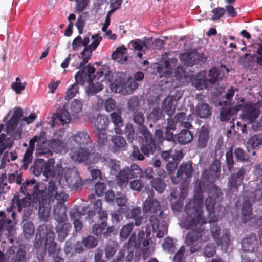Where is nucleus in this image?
<instances>
[{"label":"nucleus","mask_w":262,"mask_h":262,"mask_svg":"<svg viewBox=\"0 0 262 262\" xmlns=\"http://www.w3.org/2000/svg\"><path fill=\"white\" fill-rule=\"evenodd\" d=\"M209 78L206 76V73L201 71L196 76V82L199 87L207 89L212 84H216L224 77V73L220 69L212 67L209 71Z\"/></svg>","instance_id":"1a4fd4ad"},{"label":"nucleus","mask_w":262,"mask_h":262,"mask_svg":"<svg viewBox=\"0 0 262 262\" xmlns=\"http://www.w3.org/2000/svg\"><path fill=\"white\" fill-rule=\"evenodd\" d=\"M45 163L46 162L41 159L36 160L31 167L32 173L36 176H39L41 173L43 174Z\"/></svg>","instance_id":"a18cd8bd"},{"label":"nucleus","mask_w":262,"mask_h":262,"mask_svg":"<svg viewBox=\"0 0 262 262\" xmlns=\"http://www.w3.org/2000/svg\"><path fill=\"white\" fill-rule=\"evenodd\" d=\"M72 226L69 223H58L56 227V232L59 241L63 242L65 240Z\"/></svg>","instance_id":"72a5a7b5"},{"label":"nucleus","mask_w":262,"mask_h":262,"mask_svg":"<svg viewBox=\"0 0 262 262\" xmlns=\"http://www.w3.org/2000/svg\"><path fill=\"white\" fill-rule=\"evenodd\" d=\"M129 179L131 178L127 171L126 168L120 171L116 176V181L121 186L126 185L128 182Z\"/></svg>","instance_id":"c03bdc74"},{"label":"nucleus","mask_w":262,"mask_h":262,"mask_svg":"<svg viewBox=\"0 0 262 262\" xmlns=\"http://www.w3.org/2000/svg\"><path fill=\"white\" fill-rule=\"evenodd\" d=\"M207 183H204L203 181L199 182L198 185L195 187V192L192 200L186 205L185 212L187 215V217H198L202 216V206L203 204V191L202 185H205Z\"/></svg>","instance_id":"0eeeda50"},{"label":"nucleus","mask_w":262,"mask_h":262,"mask_svg":"<svg viewBox=\"0 0 262 262\" xmlns=\"http://www.w3.org/2000/svg\"><path fill=\"white\" fill-rule=\"evenodd\" d=\"M220 165L214 161L212 163L209 169H205L202 173V181L206 184L208 196L205 200L206 209L210 215H214V209L217 201L223 199V193L221 189L215 184L219 178Z\"/></svg>","instance_id":"f03ea898"},{"label":"nucleus","mask_w":262,"mask_h":262,"mask_svg":"<svg viewBox=\"0 0 262 262\" xmlns=\"http://www.w3.org/2000/svg\"><path fill=\"white\" fill-rule=\"evenodd\" d=\"M4 125L3 124H0V133L4 128ZM13 144V140L11 138H6L5 134L0 135V155H1L4 150L6 149L10 148Z\"/></svg>","instance_id":"c9c22d12"},{"label":"nucleus","mask_w":262,"mask_h":262,"mask_svg":"<svg viewBox=\"0 0 262 262\" xmlns=\"http://www.w3.org/2000/svg\"><path fill=\"white\" fill-rule=\"evenodd\" d=\"M36 204L34 203V199L25 195L19 192L13 196L11 201V206L7 209V213L4 211H0V232H5V234L9 235L14 228L13 220L16 214L13 209H16L18 212H24L23 220L26 221L31 216L34 209H38V214L40 218L47 221L50 214L51 206L49 204H42V202L36 201Z\"/></svg>","instance_id":"f257e3e1"},{"label":"nucleus","mask_w":262,"mask_h":262,"mask_svg":"<svg viewBox=\"0 0 262 262\" xmlns=\"http://www.w3.org/2000/svg\"><path fill=\"white\" fill-rule=\"evenodd\" d=\"M236 160L237 162H245L249 160V156L244 150L240 148H236L234 151Z\"/></svg>","instance_id":"338daca9"},{"label":"nucleus","mask_w":262,"mask_h":262,"mask_svg":"<svg viewBox=\"0 0 262 262\" xmlns=\"http://www.w3.org/2000/svg\"><path fill=\"white\" fill-rule=\"evenodd\" d=\"M262 136L260 134L254 135L250 137L248 143L250 145L253 149L255 148L258 145L262 144Z\"/></svg>","instance_id":"0e129e2a"},{"label":"nucleus","mask_w":262,"mask_h":262,"mask_svg":"<svg viewBox=\"0 0 262 262\" xmlns=\"http://www.w3.org/2000/svg\"><path fill=\"white\" fill-rule=\"evenodd\" d=\"M97 139V143L99 146H105L108 143L106 131L94 132Z\"/></svg>","instance_id":"680f3d73"},{"label":"nucleus","mask_w":262,"mask_h":262,"mask_svg":"<svg viewBox=\"0 0 262 262\" xmlns=\"http://www.w3.org/2000/svg\"><path fill=\"white\" fill-rule=\"evenodd\" d=\"M69 140L75 142L79 146H87L92 142L88 133L84 130L79 131L73 134L69 138Z\"/></svg>","instance_id":"4be33fe9"},{"label":"nucleus","mask_w":262,"mask_h":262,"mask_svg":"<svg viewBox=\"0 0 262 262\" xmlns=\"http://www.w3.org/2000/svg\"><path fill=\"white\" fill-rule=\"evenodd\" d=\"M216 253V246L214 243H208L204 249L203 254L205 256L211 257Z\"/></svg>","instance_id":"e2e57ef3"},{"label":"nucleus","mask_w":262,"mask_h":262,"mask_svg":"<svg viewBox=\"0 0 262 262\" xmlns=\"http://www.w3.org/2000/svg\"><path fill=\"white\" fill-rule=\"evenodd\" d=\"M126 169L131 179L142 177V170L137 164H132L130 168L127 167Z\"/></svg>","instance_id":"de8ad7c7"},{"label":"nucleus","mask_w":262,"mask_h":262,"mask_svg":"<svg viewBox=\"0 0 262 262\" xmlns=\"http://www.w3.org/2000/svg\"><path fill=\"white\" fill-rule=\"evenodd\" d=\"M193 133L188 129H182L175 135V139L180 145L187 144L193 140Z\"/></svg>","instance_id":"7c9ffc66"},{"label":"nucleus","mask_w":262,"mask_h":262,"mask_svg":"<svg viewBox=\"0 0 262 262\" xmlns=\"http://www.w3.org/2000/svg\"><path fill=\"white\" fill-rule=\"evenodd\" d=\"M196 57H197L196 51H192L181 54L179 58L185 65L193 66L196 65Z\"/></svg>","instance_id":"473e14b6"},{"label":"nucleus","mask_w":262,"mask_h":262,"mask_svg":"<svg viewBox=\"0 0 262 262\" xmlns=\"http://www.w3.org/2000/svg\"><path fill=\"white\" fill-rule=\"evenodd\" d=\"M94 73H89V77L88 78L85 79V82L86 81L88 83L87 93L88 95H94L101 91L103 88V84L99 82H97L96 83L93 82V79L91 78L92 74Z\"/></svg>","instance_id":"f704fd0d"},{"label":"nucleus","mask_w":262,"mask_h":262,"mask_svg":"<svg viewBox=\"0 0 262 262\" xmlns=\"http://www.w3.org/2000/svg\"><path fill=\"white\" fill-rule=\"evenodd\" d=\"M162 247L164 250L170 253H174L176 249L172 239L169 237L165 239Z\"/></svg>","instance_id":"4d7b16f0"},{"label":"nucleus","mask_w":262,"mask_h":262,"mask_svg":"<svg viewBox=\"0 0 262 262\" xmlns=\"http://www.w3.org/2000/svg\"><path fill=\"white\" fill-rule=\"evenodd\" d=\"M46 142V134L44 132H41L39 136H35L29 140V146L26 149L34 151L35 143H37L38 146L39 143L45 144Z\"/></svg>","instance_id":"58836bf2"},{"label":"nucleus","mask_w":262,"mask_h":262,"mask_svg":"<svg viewBox=\"0 0 262 262\" xmlns=\"http://www.w3.org/2000/svg\"><path fill=\"white\" fill-rule=\"evenodd\" d=\"M35 227L31 221H27L23 225V233L26 239H29L34 235Z\"/></svg>","instance_id":"49530a36"},{"label":"nucleus","mask_w":262,"mask_h":262,"mask_svg":"<svg viewBox=\"0 0 262 262\" xmlns=\"http://www.w3.org/2000/svg\"><path fill=\"white\" fill-rule=\"evenodd\" d=\"M95 71V68L90 64L78 71L75 76V82L67 90L65 97L66 99L70 100L73 98L77 93H78V84L84 85L85 82V79L89 77V73H94Z\"/></svg>","instance_id":"9d476101"},{"label":"nucleus","mask_w":262,"mask_h":262,"mask_svg":"<svg viewBox=\"0 0 262 262\" xmlns=\"http://www.w3.org/2000/svg\"><path fill=\"white\" fill-rule=\"evenodd\" d=\"M133 228L134 224L132 223H128L122 227L120 231V237L121 241H125L128 237Z\"/></svg>","instance_id":"09e8293b"},{"label":"nucleus","mask_w":262,"mask_h":262,"mask_svg":"<svg viewBox=\"0 0 262 262\" xmlns=\"http://www.w3.org/2000/svg\"><path fill=\"white\" fill-rule=\"evenodd\" d=\"M22 117V108L16 107L14 109L12 116L7 122L6 132L10 135L13 142L14 140H19L21 138L22 130L21 128H17V125Z\"/></svg>","instance_id":"ddd939ff"},{"label":"nucleus","mask_w":262,"mask_h":262,"mask_svg":"<svg viewBox=\"0 0 262 262\" xmlns=\"http://www.w3.org/2000/svg\"><path fill=\"white\" fill-rule=\"evenodd\" d=\"M125 79L121 77L117 78L112 84V89H115V93H121L124 90Z\"/></svg>","instance_id":"8fccbe9b"},{"label":"nucleus","mask_w":262,"mask_h":262,"mask_svg":"<svg viewBox=\"0 0 262 262\" xmlns=\"http://www.w3.org/2000/svg\"><path fill=\"white\" fill-rule=\"evenodd\" d=\"M226 163L227 164L228 169L230 172L234 168V162L233 160L232 147H231L228 151L226 153Z\"/></svg>","instance_id":"5fc2aeb1"},{"label":"nucleus","mask_w":262,"mask_h":262,"mask_svg":"<svg viewBox=\"0 0 262 262\" xmlns=\"http://www.w3.org/2000/svg\"><path fill=\"white\" fill-rule=\"evenodd\" d=\"M209 132L207 127L202 126L198 131V139L196 146L202 149L206 147L209 139Z\"/></svg>","instance_id":"b1692460"},{"label":"nucleus","mask_w":262,"mask_h":262,"mask_svg":"<svg viewBox=\"0 0 262 262\" xmlns=\"http://www.w3.org/2000/svg\"><path fill=\"white\" fill-rule=\"evenodd\" d=\"M82 102L78 99H74L66 109L65 106L61 111L54 115L53 118L56 119L58 118L59 121L63 125L69 123L71 121V116H76L82 110Z\"/></svg>","instance_id":"f8f14e48"},{"label":"nucleus","mask_w":262,"mask_h":262,"mask_svg":"<svg viewBox=\"0 0 262 262\" xmlns=\"http://www.w3.org/2000/svg\"><path fill=\"white\" fill-rule=\"evenodd\" d=\"M64 178L68 187L71 189L78 190L82 189L84 182L77 172L68 170Z\"/></svg>","instance_id":"6ab92c4d"},{"label":"nucleus","mask_w":262,"mask_h":262,"mask_svg":"<svg viewBox=\"0 0 262 262\" xmlns=\"http://www.w3.org/2000/svg\"><path fill=\"white\" fill-rule=\"evenodd\" d=\"M133 119L135 123L141 127H143L142 130L144 129V127H146L144 126L145 121L144 115L142 112H135L133 115Z\"/></svg>","instance_id":"69168bd1"},{"label":"nucleus","mask_w":262,"mask_h":262,"mask_svg":"<svg viewBox=\"0 0 262 262\" xmlns=\"http://www.w3.org/2000/svg\"><path fill=\"white\" fill-rule=\"evenodd\" d=\"M208 221L203 217H186L184 224L187 229H191L186 235L185 243L190 246V252L193 254L201 249L200 244L208 242L210 238L208 230H204L203 226Z\"/></svg>","instance_id":"7ed1b4c3"},{"label":"nucleus","mask_w":262,"mask_h":262,"mask_svg":"<svg viewBox=\"0 0 262 262\" xmlns=\"http://www.w3.org/2000/svg\"><path fill=\"white\" fill-rule=\"evenodd\" d=\"M181 97V96H180L176 99L174 96H172L166 98L163 101L162 103L163 111L166 112L169 117H172L175 112L176 104H174V101H177Z\"/></svg>","instance_id":"cd10ccee"},{"label":"nucleus","mask_w":262,"mask_h":262,"mask_svg":"<svg viewBox=\"0 0 262 262\" xmlns=\"http://www.w3.org/2000/svg\"><path fill=\"white\" fill-rule=\"evenodd\" d=\"M53 159H49L46 162L44 165L43 175L47 178H53L60 179L61 178L63 168L61 166H54Z\"/></svg>","instance_id":"412c9836"},{"label":"nucleus","mask_w":262,"mask_h":262,"mask_svg":"<svg viewBox=\"0 0 262 262\" xmlns=\"http://www.w3.org/2000/svg\"><path fill=\"white\" fill-rule=\"evenodd\" d=\"M252 203L249 200H246L243 204L242 213V222L246 223L247 220L251 217L252 214Z\"/></svg>","instance_id":"4c0bfd02"},{"label":"nucleus","mask_w":262,"mask_h":262,"mask_svg":"<svg viewBox=\"0 0 262 262\" xmlns=\"http://www.w3.org/2000/svg\"><path fill=\"white\" fill-rule=\"evenodd\" d=\"M142 245L145 247L149 245L148 240L145 238V232L143 231H139L137 238L136 233H133L128 241L125 243L119 250L117 258L114 262H123L125 255V260L130 262L134 257L135 249L140 248Z\"/></svg>","instance_id":"20e7f679"},{"label":"nucleus","mask_w":262,"mask_h":262,"mask_svg":"<svg viewBox=\"0 0 262 262\" xmlns=\"http://www.w3.org/2000/svg\"><path fill=\"white\" fill-rule=\"evenodd\" d=\"M212 15L211 20L215 21L220 19L225 13V9L222 7H217L211 10Z\"/></svg>","instance_id":"774afa93"},{"label":"nucleus","mask_w":262,"mask_h":262,"mask_svg":"<svg viewBox=\"0 0 262 262\" xmlns=\"http://www.w3.org/2000/svg\"><path fill=\"white\" fill-rule=\"evenodd\" d=\"M193 171L192 162L182 163L178 169L176 176H171L172 182L176 184L181 181L187 182V180L191 177Z\"/></svg>","instance_id":"f3484780"},{"label":"nucleus","mask_w":262,"mask_h":262,"mask_svg":"<svg viewBox=\"0 0 262 262\" xmlns=\"http://www.w3.org/2000/svg\"><path fill=\"white\" fill-rule=\"evenodd\" d=\"M195 114L200 118H209L212 114L211 107L206 103L199 102L196 106Z\"/></svg>","instance_id":"bb28decb"},{"label":"nucleus","mask_w":262,"mask_h":262,"mask_svg":"<svg viewBox=\"0 0 262 262\" xmlns=\"http://www.w3.org/2000/svg\"><path fill=\"white\" fill-rule=\"evenodd\" d=\"M151 186L158 192L162 193L164 190L165 185L161 179L157 178L152 180Z\"/></svg>","instance_id":"bf43d9fd"},{"label":"nucleus","mask_w":262,"mask_h":262,"mask_svg":"<svg viewBox=\"0 0 262 262\" xmlns=\"http://www.w3.org/2000/svg\"><path fill=\"white\" fill-rule=\"evenodd\" d=\"M63 203L58 201L54 207V217L58 223H64L68 219L67 208L62 205Z\"/></svg>","instance_id":"c85d7f7f"},{"label":"nucleus","mask_w":262,"mask_h":262,"mask_svg":"<svg viewBox=\"0 0 262 262\" xmlns=\"http://www.w3.org/2000/svg\"><path fill=\"white\" fill-rule=\"evenodd\" d=\"M242 108L241 104H236L234 107H223L220 111V119L222 121H227L232 118Z\"/></svg>","instance_id":"a878e982"},{"label":"nucleus","mask_w":262,"mask_h":262,"mask_svg":"<svg viewBox=\"0 0 262 262\" xmlns=\"http://www.w3.org/2000/svg\"><path fill=\"white\" fill-rule=\"evenodd\" d=\"M255 55L250 53H245L239 58L240 62L245 67H249L251 65L252 62L254 61Z\"/></svg>","instance_id":"052dcab7"},{"label":"nucleus","mask_w":262,"mask_h":262,"mask_svg":"<svg viewBox=\"0 0 262 262\" xmlns=\"http://www.w3.org/2000/svg\"><path fill=\"white\" fill-rule=\"evenodd\" d=\"M16 253L15 256L14 262H25L26 261V251L25 248L22 246L17 248L15 246H12L7 250V253L9 258L14 256L15 251Z\"/></svg>","instance_id":"393cba45"},{"label":"nucleus","mask_w":262,"mask_h":262,"mask_svg":"<svg viewBox=\"0 0 262 262\" xmlns=\"http://www.w3.org/2000/svg\"><path fill=\"white\" fill-rule=\"evenodd\" d=\"M72 159L78 163L84 162L87 165H91L98 162L100 159V155L96 153L94 149L91 148L79 147L71 150Z\"/></svg>","instance_id":"9b49d317"},{"label":"nucleus","mask_w":262,"mask_h":262,"mask_svg":"<svg viewBox=\"0 0 262 262\" xmlns=\"http://www.w3.org/2000/svg\"><path fill=\"white\" fill-rule=\"evenodd\" d=\"M245 174V168L242 167L236 172L230 175L227 182L229 192L233 193L234 192L238 191L239 187L243 182Z\"/></svg>","instance_id":"dca6fc26"},{"label":"nucleus","mask_w":262,"mask_h":262,"mask_svg":"<svg viewBox=\"0 0 262 262\" xmlns=\"http://www.w3.org/2000/svg\"><path fill=\"white\" fill-rule=\"evenodd\" d=\"M238 104L242 105L241 110L242 111V113L241 114V118L244 121L251 123L258 117L260 110L258 103L250 101L244 102V99L242 98Z\"/></svg>","instance_id":"4468645a"},{"label":"nucleus","mask_w":262,"mask_h":262,"mask_svg":"<svg viewBox=\"0 0 262 262\" xmlns=\"http://www.w3.org/2000/svg\"><path fill=\"white\" fill-rule=\"evenodd\" d=\"M117 244L112 242L106 245L105 253L107 259H110L113 256L117 250Z\"/></svg>","instance_id":"864d4df0"},{"label":"nucleus","mask_w":262,"mask_h":262,"mask_svg":"<svg viewBox=\"0 0 262 262\" xmlns=\"http://www.w3.org/2000/svg\"><path fill=\"white\" fill-rule=\"evenodd\" d=\"M33 151L26 149L22 160V167L24 169H28L29 164L33 159Z\"/></svg>","instance_id":"3c124183"},{"label":"nucleus","mask_w":262,"mask_h":262,"mask_svg":"<svg viewBox=\"0 0 262 262\" xmlns=\"http://www.w3.org/2000/svg\"><path fill=\"white\" fill-rule=\"evenodd\" d=\"M143 210L145 213L152 214L149 217V222L151 224L153 232L159 231L158 236L161 237L163 233H161L159 229L160 218H164V210L165 207L163 204H161L158 200L153 196H148L143 204Z\"/></svg>","instance_id":"39448f33"},{"label":"nucleus","mask_w":262,"mask_h":262,"mask_svg":"<svg viewBox=\"0 0 262 262\" xmlns=\"http://www.w3.org/2000/svg\"><path fill=\"white\" fill-rule=\"evenodd\" d=\"M51 226V224L45 223L39 226L34 243V247L35 249H41L43 251L47 250V247H46L45 244V241L47 238V235L49 230H50Z\"/></svg>","instance_id":"a211bd4d"},{"label":"nucleus","mask_w":262,"mask_h":262,"mask_svg":"<svg viewBox=\"0 0 262 262\" xmlns=\"http://www.w3.org/2000/svg\"><path fill=\"white\" fill-rule=\"evenodd\" d=\"M58 184L56 181L51 180L49 182L47 187V195L48 196L49 201L48 202L50 204V201H53L55 199L58 201L64 202L67 201L68 195L63 192H59L58 191Z\"/></svg>","instance_id":"aec40b11"},{"label":"nucleus","mask_w":262,"mask_h":262,"mask_svg":"<svg viewBox=\"0 0 262 262\" xmlns=\"http://www.w3.org/2000/svg\"><path fill=\"white\" fill-rule=\"evenodd\" d=\"M50 145L52 148L56 153L62 152L67 150L66 143L59 139H53L51 142Z\"/></svg>","instance_id":"79ce46f5"},{"label":"nucleus","mask_w":262,"mask_h":262,"mask_svg":"<svg viewBox=\"0 0 262 262\" xmlns=\"http://www.w3.org/2000/svg\"><path fill=\"white\" fill-rule=\"evenodd\" d=\"M221 229L216 224H212L210 227V233L216 245L220 246L222 250L227 251L230 242L229 233L225 232L220 237Z\"/></svg>","instance_id":"2eb2a0df"},{"label":"nucleus","mask_w":262,"mask_h":262,"mask_svg":"<svg viewBox=\"0 0 262 262\" xmlns=\"http://www.w3.org/2000/svg\"><path fill=\"white\" fill-rule=\"evenodd\" d=\"M111 140L114 144L115 150H125L127 143L123 137L120 136L114 135L112 137Z\"/></svg>","instance_id":"a19ab883"},{"label":"nucleus","mask_w":262,"mask_h":262,"mask_svg":"<svg viewBox=\"0 0 262 262\" xmlns=\"http://www.w3.org/2000/svg\"><path fill=\"white\" fill-rule=\"evenodd\" d=\"M141 132L144 139L140 148L142 154L140 152L139 148L135 146H133V151L132 154L133 158L138 160H143L144 159V155L149 157L150 155H153L158 147L152 135L146 127H144Z\"/></svg>","instance_id":"423d86ee"},{"label":"nucleus","mask_w":262,"mask_h":262,"mask_svg":"<svg viewBox=\"0 0 262 262\" xmlns=\"http://www.w3.org/2000/svg\"><path fill=\"white\" fill-rule=\"evenodd\" d=\"M112 122L115 125L114 130L117 134H121L120 127L123 125V121L121 117V112H114L110 114Z\"/></svg>","instance_id":"e433bc0d"},{"label":"nucleus","mask_w":262,"mask_h":262,"mask_svg":"<svg viewBox=\"0 0 262 262\" xmlns=\"http://www.w3.org/2000/svg\"><path fill=\"white\" fill-rule=\"evenodd\" d=\"M26 84V82H21L20 78L17 77L15 81L11 83V88L16 94H19L25 89Z\"/></svg>","instance_id":"603ef678"},{"label":"nucleus","mask_w":262,"mask_h":262,"mask_svg":"<svg viewBox=\"0 0 262 262\" xmlns=\"http://www.w3.org/2000/svg\"><path fill=\"white\" fill-rule=\"evenodd\" d=\"M108 123V118L107 116L102 114L98 115L94 121V132L106 131Z\"/></svg>","instance_id":"c756f323"},{"label":"nucleus","mask_w":262,"mask_h":262,"mask_svg":"<svg viewBox=\"0 0 262 262\" xmlns=\"http://www.w3.org/2000/svg\"><path fill=\"white\" fill-rule=\"evenodd\" d=\"M45 244L49 255L54 254L57 252V244L54 241V233L53 230L52 225L50 230L48 232L47 238L45 241Z\"/></svg>","instance_id":"2f4dec72"},{"label":"nucleus","mask_w":262,"mask_h":262,"mask_svg":"<svg viewBox=\"0 0 262 262\" xmlns=\"http://www.w3.org/2000/svg\"><path fill=\"white\" fill-rule=\"evenodd\" d=\"M126 50V48L124 46H122L118 47L116 51L113 52L112 54V58L114 60H117L119 59V62L123 63L127 61V56H125V52Z\"/></svg>","instance_id":"ea45409f"},{"label":"nucleus","mask_w":262,"mask_h":262,"mask_svg":"<svg viewBox=\"0 0 262 262\" xmlns=\"http://www.w3.org/2000/svg\"><path fill=\"white\" fill-rule=\"evenodd\" d=\"M124 90L122 91L123 95L131 94L139 86L137 82L133 78H128L125 81Z\"/></svg>","instance_id":"37998d69"},{"label":"nucleus","mask_w":262,"mask_h":262,"mask_svg":"<svg viewBox=\"0 0 262 262\" xmlns=\"http://www.w3.org/2000/svg\"><path fill=\"white\" fill-rule=\"evenodd\" d=\"M107 226V223L104 221L100 224H95L92 227V233L97 236H101Z\"/></svg>","instance_id":"6e6d98bb"},{"label":"nucleus","mask_w":262,"mask_h":262,"mask_svg":"<svg viewBox=\"0 0 262 262\" xmlns=\"http://www.w3.org/2000/svg\"><path fill=\"white\" fill-rule=\"evenodd\" d=\"M19 193L33 199L35 204L36 201L42 202V205L49 204L45 191L39 189L34 179L26 180L21 186Z\"/></svg>","instance_id":"6e6552de"},{"label":"nucleus","mask_w":262,"mask_h":262,"mask_svg":"<svg viewBox=\"0 0 262 262\" xmlns=\"http://www.w3.org/2000/svg\"><path fill=\"white\" fill-rule=\"evenodd\" d=\"M241 244L245 251L253 252L258 248V241L255 234H250L248 237L243 238Z\"/></svg>","instance_id":"5701e85b"},{"label":"nucleus","mask_w":262,"mask_h":262,"mask_svg":"<svg viewBox=\"0 0 262 262\" xmlns=\"http://www.w3.org/2000/svg\"><path fill=\"white\" fill-rule=\"evenodd\" d=\"M130 43L133 45L134 50L139 51H142L144 47L147 49H149L150 48V46L149 45L150 43L148 42L142 41L140 39L132 40Z\"/></svg>","instance_id":"13d9d810"}]
</instances>
